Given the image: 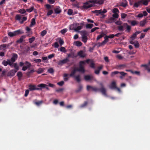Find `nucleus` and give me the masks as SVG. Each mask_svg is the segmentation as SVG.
I'll return each mask as SVG.
<instances>
[{
    "mask_svg": "<svg viewBox=\"0 0 150 150\" xmlns=\"http://www.w3.org/2000/svg\"><path fill=\"white\" fill-rule=\"evenodd\" d=\"M47 71L51 74H52L54 72V70L52 68H50L49 69H48Z\"/></svg>",
    "mask_w": 150,
    "mask_h": 150,
    "instance_id": "obj_57",
    "label": "nucleus"
},
{
    "mask_svg": "<svg viewBox=\"0 0 150 150\" xmlns=\"http://www.w3.org/2000/svg\"><path fill=\"white\" fill-rule=\"evenodd\" d=\"M119 74H120L121 75L120 76H117V77H119L121 79H122L123 78V77L125 76L127 74L126 73L123 71L119 72L118 71H115L111 72L110 74V76L111 77H113L115 75H117Z\"/></svg>",
    "mask_w": 150,
    "mask_h": 150,
    "instance_id": "obj_3",
    "label": "nucleus"
},
{
    "mask_svg": "<svg viewBox=\"0 0 150 150\" xmlns=\"http://www.w3.org/2000/svg\"><path fill=\"white\" fill-rule=\"evenodd\" d=\"M78 55L81 57L84 58L85 57V55L82 50H80L77 53Z\"/></svg>",
    "mask_w": 150,
    "mask_h": 150,
    "instance_id": "obj_16",
    "label": "nucleus"
},
{
    "mask_svg": "<svg viewBox=\"0 0 150 150\" xmlns=\"http://www.w3.org/2000/svg\"><path fill=\"white\" fill-rule=\"evenodd\" d=\"M44 70L43 69L40 68L37 71H36V72L38 74H40L42 73L43 72Z\"/></svg>",
    "mask_w": 150,
    "mask_h": 150,
    "instance_id": "obj_32",
    "label": "nucleus"
},
{
    "mask_svg": "<svg viewBox=\"0 0 150 150\" xmlns=\"http://www.w3.org/2000/svg\"><path fill=\"white\" fill-rule=\"evenodd\" d=\"M90 67L93 69H95V64L93 61H91L90 64Z\"/></svg>",
    "mask_w": 150,
    "mask_h": 150,
    "instance_id": "obj_31",
    "label": "nucleus"
},
{
    "mask_svg": "<svg viewBox=\"0 0 150 150\" xmlns=\"http://www.w3.org/2000/svg\"><path fill=\"white\" fill-rule=\"evenodd\" d=\"M141 1H142V3L144 5L146 6L147 5L148 3V1L147 0H142Z\"/></svg>",
    "mask_w": 150,
    "mask_h": 150,
    "instance_id": "obj_50",
    "label": "nucleus"
},
{
    "mask_svg": "<svg viewBox=\"0 0 150 150\" xmlns=\"http://www.w3.org/2000/svg\"><path fill=\"white\" fill-rule=\"evenodd\" d=\"M92 2H93V1H87L83 3L82 8L84 9H87L92 7L93 6V5L91 3Z\"/></svg>",
    "mask_w": 150,
    "mask_h": 150,
    "instance_id": "obj_5",
    "label": "nucleus"
},
{
    "mask_svg": "<svg viewBox=\"0 0 150 150\" xmlns=\"http://www.w3.org/2000/svg\"><path fill=\"white\" fill-rule=\"evenodd\" d=\"M73 77H74L75 80L78 82H79L81 81L80 76L79 75H78L76 76H74Z\"/></svg>",
    "mask_w": 150,
    "mask_h": 150,
    "instance_id": "obj_21",
    "label": "nucleus"
},
{
    "mask_svg": "<svg viewBox=\"0 0 150 150\" xmlns=\"http://www.w3.org/2000/svg\"><path fill=\"white\" fill-rule=\"evenodd\" d=\"M85 64V61H80L79 62V67H83V65Z\"/></svg>",
    "mask_w": 150,
    "mask_h": 150,
    "instance_id": "obj_54",
    "label": "nucleus"
},
{
    "mask_svg": "<svg viewBox=\"0 0 150 150\" xmlns=\"http://www.w3.org/2000/svg\"><path fill=\"white\" fill-rule=\"evenodd\" d=\"M16 72L17 70H16L15 69H11L7 73V76L11 77H13L15 75Z\"/></svg>",
    "mask_w": 150,
    "mask_h": 150,
    "instance_id": "obj_7",
    "label": "nucleus"
},
{
    "mask_svg": "<svg viewBox=\"0 0 150 150\" xmlns=\"http://www.w3.org/2000/svg\"><path fill=\"white\" fill-rule=\"evenodd\" d=\"M8 60L7 61H6L5 60H4L3 61L2 64L3 65H4V66H6L8 64Z\"/></svg>",
    "mask_w": 150,
    "mask_h": 150,
    "instance_id": "obj_53",
    "label": "nucleus"
},
{
    "mask_svg": "<svg viewBox=\"0 0 150 150\" xmlns=\"http://www.w3.org/2000/svg\"><path fill=\"white\" fill-rule=\"evenodd\" d=\"M134 45L135 47L136 48H138L139 47V44L137 41H136L135 42L134 44Z\"/></svg>",
    "mask_w": 150,
    "mask_h": 150,
    "instance_id": "obj_59",
    "label": "nucleus"
},
{
    "mask_svg": "<svg viewBox=\"0 0 150 150\" xmlns=\"http://www.w3.org/2000/svg\"><path fill=\"white\" fill-rule=\"evenodd\" d=\"M30 47L28 46L27 48L24 50V52L25 53H27L30 51Z\"/></svg>",
    "mask_w": 150,
    "mask_h": 150,
    "instance_id": "obj_58",
    "label": "nucleus"
},
{
    "mask_svg": "<svg viewBox=\"0 0 150 150\" xmlns=\"http://www.w3.org/2000/svg\"><path fill=\"white\" fill-rule=\"evenodd\" d=\"M118 30L119 31H124V29L123 28L122 25H120L117 27Z\"/></svg>",
    "mask_w": 150,
    "mask_h": 150,
    "instance_id": "obj_43",
    "label": "nucleus"
},
{
    "mask_svg": "<svg viewBox=\"0 0 150 150\" xmlns=\"http://www.w3.org/2000/svg\"><path fill=\"white\" fill-rule=\"evenodd\" d=\"M114 19L113 17H110L105 21V22L107 23H110L114 22Z\"/></svg>",
    "mask_w": 150,
    "mask_h": 150,
    "instance_id": "obj_18",
    "label": "nucleus"
},
{
    "mask_svg": "<svg viewBox=\"0 0 150 150\" xmlns=\"http://www.w3.org/2000/svg\"><path fill=\"white\" fill-rule=\"evenodd\" d=\"M82 45V43L79 41H77L76 42L75 45L77 46L80 47Z\"/></svg>",
    "mask_w": 150,
    "mask_h": 150,
    "instance_id": "obj_41",
    "label": "nucleus"
},
{
    "mask_svg": "<svg viewBox=\"0 0 150 150\" xmlns=\"http://www.w3.org/2000/svg\"><path fill=\"white\" fill-rule=\"evenodd\" d=\"M99 85L101 86L100 88H98L95 86L88 85L87 86V91H88L90 89H91L93 91L95 92L100 91V92L103 95L106 96V88L104 87L103 84L101 82L100 83Z\"/></svg>",
    "mask_w": 150,
    "mask_h": 150,
    "instance_id": "obj_1",
    "label": "nucleus"
},
{
    "mask_svg": "<svg viewBox=\"0 0 150 150\" xmlns=\"http://www.w3.org/2000/svg\"><path fill=\"white\" fill-rule=\"evenodd\" d=\"M47 31L45 30H44L43 31H42L41 32V35L43 37L45 35L46 33H47Z\"/></svg>",
    "mask_w": 150,
    "mask_h": 150,
    "instance_id": "obj_55",
    "label": "nucleus"
},
{
    "mask_svg": "<svg viewBox=\"0 0 150 150\" xmlns=\"http://www.w3.org/2000/svg\"><path fill=\"white\" fill-rule=\"evenodd\" d=\"M79 25V24L78 23H75L72 24L70 25V28L71 30H75L76 27Z\"/></svg>",
    "mask_w": 150,
    "mask_h": 150,
    "instance_id": "obj_14",
    "label": "nucleus"
},
{
    "mask_svg": "<svg viewBox=\"0 0 150 150\" xmlns=\"http://www.w3.org/2000/svg\"><path fill=\"white\" fill-rule=\"evenodd\" d=\"M34 9V7L32 6L29 8L27 9H26V11L29 13H30Z\"/></svg>",
    "mask_w": 150,
    "mask_h": 150,
    "instance_id": "obj_45",
    "label": "nucleus"
},
{
    "mask_svg": "<svg viewBox=\"0 0 150 150\" xmlns=\"http://www.w3.org/2000/svg\"><path fill=\"white\" fill-rule=\"evenodd\" d=\"M55 13L56 14H59L62 12V10L60 7L59 6H57L56 8L54 9Z\"/></svg>",
    "mask_w": 150,
    "mask_h": 150,
    "instance_id": "obj_13",
    "label": "nucleus"
},
{
    "mask_svg": "<svg viewBox=\"0 0 150 150\" xmlns=\"http://www.w3.org/2000/svg\"><path fill=\"white\" fill-rule=\"evenodd\" d=\"M138 23L135 20L132 21L131 22V24L132 26H134L138 24Z\"/></svg>",
    "mask_w": 150,
    "mask_h": 150,
    "instance_id": "obj_42",
    "label": "nucleus"
},
{
    "mask_svg": "<svg viewBox=\"0 0 150 150\" xmlns=\"http://www.w3.org/2000/svg\"><path fill=\"white\" fill-rule=\"evenodd\" d=\"M82 41L84 43H86L88 40V38L87 36L82 37Z\"/></svg>",
    "mask_w": 150,
    "mask_h": 150,
    "instance_id": "obj_37",
    "label": "nucleus"
},
{
    "mask_svg": "<svg viewBox=\"0 0 150 150\" xmlns=\"http://www.w3.org/2000/svg\"><path fill=\"white\" fill-rule=\"evenodd\" d=\"M18 58V55L16 54H13L12 57L11 59V61L12 62H15L17 59Z\"/></svg>",
    "mask_w": 150,
    "mask_h": 150,
    "instance_id": "obj_15",
    "label": "nucleus"
},
{
    "mask_svg": "<svg viewBox=\"0 0 150 150\" xmlns=\"http://www.w3.org/2000/svg\"><path fill=\"white\" fill-rule=\"evenodd\" d=\"M105 40L100 43V46H102L105 45L109 41V38L107 35H106L104 37Z\"/></svg>",
    "mask_w": 150,
    "mask_h": 150,
    "instance_id": "obj_10",
    "label": "nucleus"
},
{
    "mask_svg": "<svg viewBox=\"0 0 150 150\" xmlns=\"http://www.w3.org/2000/svg\"><path fill=\"white\" fill-rule=\"evenodd\" d=\"M64 90V88H59L56 89L55 90V91L58 93H59L62 92Z\"/></svg>",
    "mask_w": 150,
    "mask_h": 150,
    "instance_id": "obj_56",
    "label": "nucleus"
},
{
    "mask_svg": "<svg viewBox=\"0 0 150 150\" xmlns=\"http://www.w3.org/2000/svg\"><path fill=\"white\" fill-rule=\"evenodd\" d=\"M79 72L82 73H84L85 71V70L83 67H79Z\"/></svg>",
    "mask_w": 150,
    "mask_h": 150,
    "instance_id": "obj_35",
    "label": "nucleus"
},
{
    "mask_svg": "<svg viewBox=\"0 0 150 150\" xmlns=\"http://www.w3.org/2000/svg\"><path fill=\"white\" fill-rule=\"evenodd\" d=\"M83 88V86L81 85H79V86L78 88L75 90L76 93H79L81 91Z\"/></svg>",
    "mask_w": 150,
    "mask_h": 150,
    "instance_id": "obj_24",
    "label": "nucleus"
},
{
    "mask_svg": "<svg viewBox=\"0 0 150 150\" xmlns=\"http://www.w3.org/2000/svg\"><path fill=\"white\" fill-rule=\"evenodd\" d=\"M21 15L19 14H17L15 16V19L16 20L19 21L20 23L21 24H22L24 21L27 20V18L26 17H23L22 18V20L21 21Z\"/></svg>",
    "mask_w": 150,
    "mask_h": 150,
    "instance_id": "obj_6",
    "label": "nucleus"
},
{
    "mask_svg": "<svg viewBox=\"0 0 150 150\" xmlns=\"http://www.w3.org/2000/svg\"><path fill=\"white\" fill-rule=\"evenodd\" d=\"M69 62V59L68 58H66L58 62L57 64L59 65H62L63 64H66Z\"/></svg>",
    "mask_w": 150,
    "mask_h": 150,
    "instance_id": "obj_8",
    "label": "nucleus"
},
{
    "mask_svg": "<svg viewBox=\"0 0 150 150\" xmlns=\"http://www.w3.org/2000/svg\"><path fill=\"white\" fill-rule=\"evenodd\" d=\"M47 86L46 84L41 83L38 85L37 86L39 88H38L37 86L35 85H30L29 86V89L30 91H33L34 90H41L42 88H45L46 86Z\"/></svg>",
    "mask_w": 150,
    "mask_h": 150,
    "instance_id": "obj_2",
    "label": "nucleus"
},
{
    "mask_svg": "<svg viewBox=\"0 0 150 150\" xmlns=\"http://www.w3.org/2000/svg\"><path fill=\"white\" fill-rule=\"evenodd\" d=\"M67 31V29L65 28L61 30L60 32L62 34H64L66 33Z\"/></svg>",
    "mask_w": 150,
    "mask_h": 150,
    "instance_id": "obj_61",
    "label": "nucleus"
},
{
    "mask_svg": "<svg viewBox=\"0 0 150 150\" xmlns=\"http://www.w3.org/2000/svg\"><path fill=\"white\" fill-rule=\"evenodd\" d=\"M23 30H18L15 31L13 32H9L8 33V35L11 37H13L16 35L24 33Z\"/></svg>",
    "mask_w": 150,
    "mask_h": 150,
    "instance_id": "obj_4",
    "label": "nucleus"
},
{
    "mask_svg": "<svg viewBox=\"0 0 150 150\" xmlns=\"http://www.w3.org/2000/svg\"><path fill=\"white\" fill-rule=\"evenodd\" d=\"M131 30V27L130 25H129L127 24V26L126 27V30H125V32L127 33L130 32Z\"/></svg>",
    "mask_w": 150,
    "mask_h": 150,
    "instance_id": "obj_27",
    "label": "nucleus"
},
{
    "mask_svg": "<svg viewBox=\"0 0 150 150\" xmlns=\"http://www.w3.org/2000/svg\"><path fill=\"white\" fill-rule=\"evenodd\" d=\"M127 5V2L126 0H123V2H122L120 4V6L123 7H125Z\"/></svg>",
    "mask_w": 150,
    "mask_h": 150,
    "instance_id": "obj_19",
    "label": "nucleus"
},
{
    "mask_svg": "<svg viewBox=\"0 0 150 150\" xmlns=\"http://www.w3.org/2000/svg\"><path fill=\"white\" fill-rule=\"evenodd\" d=\"M93 26V24H88L86 25V28H91Z\"/></svg>",
    "mask_w": 150,
    "mask_h": 150,
    "instance_id": "obj_46",
    "label": "nucleus"
},
{
    "mask_svg": "<svg viewBox=\"0 0 150 150\" xmlns=\"http://www.w3.org/2000/svg\"><path fill=\"white\" fill-rule=\"evenodd\" d=\"M80 33L82 36V37H84L87 36L88 32L86 30H83L81 31L80 32Z\"/></svg>",
    "mask_w": 150,
    "mask_h": 150,
    "instance_id": "obj_20",
    "label": "nucleus"
},
{
    "mask_svg": "<svg viewBox=\"0 0 150 150\" xmlns=\"http://www.w3.org/2000/svg\"><path fill=\"white\" fill-rule=\"evenodd\" d=\"M105 0H97L95 1H93V2L99 4H102L104 3Z\"/></svg>",
    "mask_w": 150,
    "mask_h": 150,
    "instance_id": "obj_29",
    "label": "nucleus"
},
{
    "mask_svg": "<svg viewBox=\"0 0 150 150\" xmlns=\"http://www.w3.org/2000/svg\"><path fill=\"white\" fill-rule=\"evenodd\" d=\"M76 71L73 68V70H72L70 74V76L73 77L75 76V74L76 73Z\"/></svg>",
    "mask_w": 150,
    "mask_h": 150,
    "instance_id": "obj_26",
    "label": "nucleus"
},
{
    "mask_svg": "<svg viewBox=\"0 0 150 150\" xmlns=\"http://www.w3.org/2000/svg\"><path fill=\"white\" fill-rule=\"evenodd\" d=\"M103 67V66L102 65H101L97 68V69L95 70V73L97 75L99 74L100 71L102 69Z\"/></svg>",
    "mask_w": 150,
    "mask_h": 150,
    "instance_id": "obj_12",
    "label": "nucleus"
},
{
    "mask_svg": "<svg viewBox=\"0 0 150 150\" xmlns=\"http://www.w3.org/2000/svg\"><path fill=\"white\" fill-rule=\"evenodd\" d=\"M100 11H100V10H96L93 11V12L94 13H96V16H98L99 14H101Z\"/></svg>",
    "mask_w": 150,
    "mask_h": 150,
    "instance_id": "obj_38",
    "label": "nucleus"
},
{
    "mask_svg": "<svg viewBox=\"0 0 150 150\" xmlns=\"http://www.w3.org/2000/svg\"><path fill=\"white\" fill-rule=\"evenodd\" d=\"M36 23L35 19V18H33L32 19L31 24H30V26H32L34 25H35Z\"/></svg>",
    "mask_w": 150,
    "mask_h": 150,
    "instance_id": "obj_30",
    "label": "nucleus"
},
{
    "mask_svg": "<svg viewBox=\"0 0 150 150\" xmlns=\"http://www.w3.org/2000/svg\"><path fill=\"white\" fill-rule=\"evenodd\" d=\"M88 103L87 101H85L84 103L80 106V108H83L85 107L87 105Z\"/></svg>",
    "mask_w": 150,
    "mask_h": 150,
    "instance_id": "obj_44",
    "label": "nucleus"
},
{
    "mask_svg": "<svg viewBox=\"0 0 150 150\" xmlns=\"http://www.w3.org/2000/svg\"><path fill=\"white\" fill-rule=\"evenodd\" d=\"M53 13V10H48L47 12V16H49L51 15Z\"/></svg>",
    "mask_w": 150,
    "mask_h": 150,
    "instance_id": "obj_47",
    "label": "nucleus"
},
{
    "mask_svg": "<svg viewBox=\"0 0 150 150\" xmlns=\"http://www.w3.org/2000/svg\"><path fill=\"white\" fill-rule=\"evenodd\" d=\"M19 13H21V14H24L26 13V10H25L24 9H20L19 10Z\"/></svg>",
    "mask_w": 150,
    "mask_h": 150,
    "instance_id": "obj_51",
    "label": "nucleus"
},
{
    "mask_svg": "<svg viewBox=\"0 0 150 150\" xmlns=\"http://www.w3.org/2000/svg\"><path fill=\"white\" fill-rule=\"evenodd\" d=\"M137 35L135 33H134L130 37V38L132 40H134L137 37Z\"/></svg>",
    "mask_w": 150,
    "mask_h": 150,
    "instance_id": "obj_49",
    "label": "nucleus"
},
{
    "mask_svg": "<svg viewBox=\"0 0 150 150\" xmlns=\"http://www.w3.org/2000/svg\"><path fill=\"white\" fill-rule=\"evenodd\" d=\"M82 26H78V27L76 28L75 29V31H78L79 30H81L82 29Z\"/></svg>",
    "mask_w": 150,
    "mask_h": 150,
    "instance_id": "obj_62",
    "label": "nucleus"
},
{
    "mask_svg": "<svg viewBox=\"0 0 150 150\" xmlns=\"http://www.w3.org/2000/svg\"><path fill=\"white\" fill-rule=\"evenodd\" d=\"M14 67L15 68V69H16V70H17V71L19 69V67L18 66V64L17 63H15L13 64V67Z\"/></svg>",
    "mask_w": 150,
    "mask_h": 150,
    "instance_id": "obj_39",
    "label": "nucleus"
},
{
    "mask_svg": "<svg viewBox=\"0 0 150 150\" xmlns=\"http://www.w3.org/2000/svg\"><path fill=\"white\" fill-rule=\"evenodd\" d=\"M64 84V82L63 81H61L59 82H58L57 84L59 86H62Z\"/></svg>",
    "mask_w": 150,
    "mask_h": 150,
    "instance_id": "obj_63",
    "label": "nucleus"
},
{
    "mask_svg": "<svg viewBox=\"0 0 150 150\" xmlns=\"http://www.w3.org/2000/svg\"><path fill=\"white\" fill-rule=\"evenodd\" d=\"M6 44H3L0 45V50H3L4 51H6L7 49L6 47Z\"/></svg>",
    "mask_w": 150,
    "mask_h": 150,
    "instance_id": "obj_17",
    "label": "nucleus"
},
{
    "mask_svg": "<svg viewBox=\"0 0 150 150\" xmlns=\"http://www.w3.org/2000/svg\"><path fill=\"white\" fill-rule=\"evenodd\" d=\"M146 23V19L141 21L140 22V26L141 27L144 26Z\"/></svg>",
    "mask_w": 150,
    "mask_h": 150,
    "instance_id": "obj_25",
    "label": "nucleus"
},
{
    "mask_svg": "<svg viewBox=\"0 0 150 150\" xmlns=\"http://www.w3.org/2000/svg\"><path fill=\"white\" fill-rule=\"evenodd\" d=\"M35 72V71L34 69H32L31 70L29 71L28 72L26 73V75L28 77H29L31 73H33Z\"/></svg>",
    "mask_w": 150,
    "mask_h": 150,
    "instance_id": "obj_36",
    "label": "nucleus"
},
{
    "mask_svg": "<svg viewBox=\"0 0 150 150\" xmlns=\"http://www.w3.org/2000/svg\"><path fill=\"white\" fill-rule=\"evenodd\" d=\"M25 64L26 65V66L28 68L30 67L31 66V64L28 61H26L25 62Z\"/></svg>",
    "mask_w": 150,
    "mask_h": 150,
    "instance_id": "obj_60",
    "label": "nucleus"
},
{
    "mask_svg": "<svg viewBox=\"0 0 150 150\" xmlns=\"http://www.w3.org/2000/svg\"><path fill=\"white\" fill-rule=\"evenodd\" d=\"M84 79L86 81H91L94 79V77L91 75H86L84 76Z\"/></svg>",
    "mask_w": 150,
    "mask_h": 150,
    "instance_id": "obj_9",
    "label": "nucleus"
},
{
    "mask_svg": "<svg viewBox=\"0 0 150 150\" xmlns=\"http://www.w3.org/2000/svg\"><path fill=\"white\" fill-rule=\"evenodd\" d=\"M116 87V82L115 81H112L111 83L110 88L112 89H115Z\"/></svg>",
    "mask_w": 150,
    "mask_h": 150,
    "instance_id": "obj_22",
    "label": "nucleus"
},
{
    "mask_svg": "<svg viewBox=\"0 0 150 150\" xmlns=\"http://www.w3.org/2000/svg\"><path fill=\"white\" fill-rule=\"evenodd\" d=\"M142 3V1H139L135 3L134 4V6L136 7H138Z\"/></svg>",
    "mask_w": 150,
    "mask_h": 150,
    "instance_id": "obj_28",
    "label": "nucleus"
},
{
    "mask_svg": "<svg viewBox=\"0 0 150 150\" xmlns=\"http://www.w3.org/2000/svg\"><path fill=\"white\" fill-rule=\"evenodd\" d=\"M58 50H60V51L64 53H65L67 52V50H66L65 48L63 47H61L59 49H58Z\"/></svg>",
    "mask_w": 150,
    "mask_h": 150,
    "instance_id": "obj_34",
    "label": "nucleus"
},
{
    "mask_svg": "<svg viewBox=\"0 0 150 150\" xmlns=\"http://www.w3.org/2000/svg\"><path fill=\"white\" fill-rule=\"evenodd\" d=\"M68 74H65L64 75V81H67L68 80L69 78L68 77Z\"/></svg>",
    "mask_w": 150,
    "mask_h": 150,
    "instance_id": "obj_33",
    "label": "nucleus"
},
{
    "mask_svg": "<svg viewBox=\"0 0 150 150\" xmlns=\"http://www.w3.org/2000/svg\"><path fill=\"white\" fill-rule=\"evenodd\" d=\"M35 37H33L29 39V42L30 43H32L35 40Z\"/></svg>",
    "mask_w": 150,
    "mask_h": 150,
    "instance_id": "obj_40",
    "label": "nucleus"
},
{
    "mask_svg": "<svg viewBox=\"0 0 150 150\" xmlns=\"http://www.w3.org/2000/svg\"><path fill=\"white\" fill-rule=\"evenodd\" d=\"M6 70H3L2 71V74H1V76L2 77H3V76H5V77H6V76H7V75L6 74Z\"/></svg>",
    "mask_w": 150,
    "mask_h": 150,
    "instance_id": "obj_52",
    "label": "nucleus"
},
{
    "mask_svg": "<svg viewBox=\"0 0 150 150\" xmlns=\"http://www.w3.org/2000/svg\"><path fill=\"white\" fill-rule=\"evenodd\" d=\"M17 75L18 77V79L19 80H21V78L23 74L21 71H18L17 74Z\"/></svg>",
    "mask_w": 150,
    "mask_h": 150,
    "instance_id": "obj_23",
    "label": "nucleus"
},
{
    "mask_svg": "<svg viewBox=\"0 0 150 150\" xmlns=\"http://www.w3.org/2000/svg\"><path fill=\"white\" fill-rule=\"evenodd\" d=\"M8 64L11 67H13L14 63L11 62V60L9 59L8 60Z\"/></svg>",
    "mask_w": 150,
    "mask_h": 150,
    "instance_id": "obj_48",
    "label": "nucleus"
},
{
    "mask_svg": "<svg viewBox=\"0 0 150 150\" xmlns=\"http://www.w3.org/2000/svg\"><path fill=\"white\" fill-rule=\"evenodd\" d=\"M73 11L71 9H69L68 11V14L69 15H72L73 13Z\"/></svg>",
    "mask_w": 150,
    "mask_h": 150,
    "instance_id": "obj_64",
    "label": "nucleus"
},
{
    "mask_svg": "<svg viewBox=\"0 0 150 150\" xmlns=\"http://www.w3.org/2000/svg\"><path fill=\"white\" fill-rule=\"evenodd\" d=\"M26 37V35H22L20 38V39L16 41V42L17 43H21L23 41V40Z\"/></svg>",
    "mask_w": 150,
    "mask_h": 150,
    "instance_id": "obj_11",
    "label": "nucleus"
}]
</instances>
